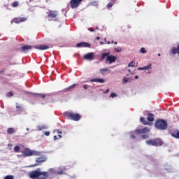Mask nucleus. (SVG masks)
<instances>
[{"mask_svg": "<svg viewBox=\"0 0 179 179\" xmlns=\"http://www.w3.org/2000/svg\"><path fill=\"white\" fill-rule=\"evenodd\" d=\"M171 136H173V138H176V139H179V131L176 133H172Z\"/></svg>", "mask_w": 179, "mask_h": 179, "instance_id": "24", "label": "nucleus"}, {"mask_svg": "<svg viewBox=\"0 0 179 179\" xmlns=\"http://www.w3.org/2000/svg\"><path fill=\"white\" fill-rule=\"evenodd\" d=\"M13 8H17L19 6V1H14L11 3Z\"/></svg>", "mask_w": 179, "mask_h": 179, "instance_id": "25", "label": "nucleus"}, {"mask_svg": "<svg viewBox=\"0 0 179 179\" xmlns=\"http://www.w3.org/2000/svg\"><path fill=\"white\" fill-rule=\"evenodd\" d=\"M90 31H94V29H93V28H90Z\"/></svg>", "mask_w": 179, "mask_h": 179, "instance_id": "47", "label": "nucleus"}, {"mask_svg": "<svg viewBox=\"0 0 179 179\" xmlns=\"http://www.w3.org/2000/svg\"><path fill=\"white\" fill-rule=\"evenodd\" d=\"M83 0H71L70 5L71 9H75L76 8H79L80 3H82Z\"/></svg>", "mask_w": 179, "mask_h": 179, "instance_id": "7", "label": "nucleus"}, {"mask_svg": "<svg viewBox=\"0 0 179 179\" xmlns=\"http://www.w3.org/2000/svg\"><path fill=\"white\" fill-rule=\"evenodd\" d=\"M140 121H141V122H142L143 124V125H148L149 124V122L148 121H146L145 117H141Z\"/></svg>", "mask_w": 179, "mask_h": 179, "instance_id": "22", "label": "nucleus"}, {"mask_svg": "<svg viewBox=\"0 0 179 179\" xmlns=\"http://www.w3.org/2000/svg\"><path fill=\"white\" fill-rule=\"evenodd\" d=\"M75 86H76V84H73V85H71L70 87L66 88V90H69V89H73V87H75Z\"/></svg>", "mask_w": 179, "mask_h": 179, "instance_id": "34", "label": "nucleus"}, {"mask_svg": "<svg viewBox=\"0 0 179 179\" xmlns=\"http://www.w3.org/2000/svg\"><path fill=\"white\" fill-rule=\"evenodd\" d=\"M58 138H59V139H61V138H62V136L61 134H59Z\"/></svg>", "mask_w": 179, "mask_h": 179, "instance_id": "46", "label": "nucleus"}, {"mask_svg": "<svg viewBox=\"0 0 179 179\" xmlns=\"http://www.w3.org/2000/svg\"><path fill=\"white\" fill-rule=\"evenodd\" d=\"M110 97H112V99H114V97H117V94L113 92L110 94Z\"/></svg>", "mask_w": 179, "mask_h": 179, "instance_id": "33", "label": "nucleus"}, {"mask_svg": "<svg viewBox=\"0 0 179 179\" xmlns=\"http://www.w3.org/2000/svg\"><path fill=\"white\" fill-rule=\"evenodd\" d=\"M36 97H41V99H45L47 97V94H35Z\"/></svg>", "mask_w": 179, "mask_h": 179, "instance_id": "21", "label": "nucleus"}, {"mask_svg": "<svg viewBox=\"0 0 179 179\" xmlns=\"http://www.w3.org/2000/svg\"><path fill=\"white\" fill-rule=\"evenodd\" d=\"M33 48H36V50H41V51H44L45 50H48L50 46L47 45H39L37 46H31L29 45H23L21 46V50L23 52L27 53L30 50H33Z\"/></svg>", "mask_w": 179, "mask_h": 179, "instance_id": "2", "label": "nucleus"}, {"mask_svg": "<svg viewBox=\"0 0 179 179\" xmlns=\"http://www.w3.org/2000/svg\"><path fill=\"white\" fill-rule=\"evenodd\" d=\"M48 16V17H50V19H55V17H57V16H58V11L49 10Z\"/></svg>", "mask_w": 179, "mask_h": 179, "instance_id": "11", "label": "nucleus"}, {"mask_svg": "<svg viewBox=\"0 0 179 179\" xmlns=\"http://www.w3.org/2000/svg\"><path fill=\"white\" fill-rule=\"evenodd\" d=\"M109 55H110V52L102 53L101 58V61H103V59H105L106 58L107 59Z\"/></svg>", "mask_w": 179, "mask_h": 179, "instance_id": "20", "label": "nucleus"}, {"mask_svg": "<svg viewBox=\"0 0 179 179\" xmlns=\"http://www.w3.org/2000/svg\"><path fill=\"white\" fill-rule=\"evenodd\" d=\"M130 138H131V139H136V136H135L134 134H131V135H130Z\"/></svg>", "mask_w": 179, "mask_h": 179, "instance_id": "38", "label": "nucleus"}, {"mask_svg": "<svg viewBox=\"0 0 179 179\" xmlns=\"http://www.w3.org/2000/svg\"><path fill=\"white\" fill-rule=\"evenodd\" d=\"M115 44H117V42H115Z\"/></svg>", "mask_w": 179, "mask_h": 179, "instance_id": "55", "label": "nucleus"}, {"mask_svg": "<svg viewBox=\"0 0 179 179\" xmlns=\"http://www.w3.org/2000/svg\"><path fill=\"white\" fill-rule=\"evenodd\" d=\"M147 120L150 122H153V121H155V115H153V114H152V113H148V117H147Z\"/></svg>", "mask_w": 179, "mask_h": 179, "instance_id": "16", "label": "nucleus"}, {"mask_svg": "<svg viewBox=\"0 0 179 179\" xmlns=\"http://www.w3.org/2000/svg\"><path fill=\"white\" fill-rule=\"evenodd\" d=\"M99 72L102 75H104L105 72H108V69H107V68L101 69H100Z\"/></svg>", "mask_w": 179, "mask_h": 179, "instance_id": "26", "label": "nucleus"}, {"mask_svg": "<svg viewBox=\"0 0 179 179\" xmlns=\"http://www.w3.org/2000/svg\"><path fill=\"white\" fill-rule=\"evenodd\" d=\"M108 92H110V90L107 89L106 91V93H108Z\"/></svg>", "mask_w": 179, "mask_h": 179, "instance_id": "49", "label": "nucleus"}, {"mask_svg": "<svg viewBox=\"0 0 179 179\" xmlns=\"http://www.w3.org/2000/svg\"><path fill=\"white\" fill-rule=\"evenodd\" d=\"M140 52L141 54H146V50L144 48H141Z\"/></svg>", "mask_w": 179, "mask_h": 179, "instance_id": "31", "label": "nucleus"}, {"mask_svg": "<svg viewBox=\"0 0 179 179\" xmlns=\"http://www.w3.org/2000/svg\"><path fill=\"white\" fill-rule=\"evenodd\" d=\"M141 138H143V139H148L149 138V135H146V134L142 135Z\"/></svg>", "mask_w": 179, "mask_h": 179, "instance_id": "35", "label": "nucleus"}, {"mask_svg": "<svg viewBox=\"0 0 179 179\" xmlns=\"http://www.w3.org/2000/svg\"><path fill=\"white\" fill-rule=\"evenodd\" d=\"M84 59H87V61H93L94 59V53L90 52L83 56Z\"/></svg>", "mask_w": 179, "mask_h": 179, "instance_id": "10", "label": "nucleus"}, {"mask_svg": "<svg viewBox=\"0 0 179 179\" xmlns=\"http://www.w3.org/2000/svg\"><path fill=\"white\" fill-rule=\"evenodd\" d=\"M19 150H20V147H19L18 145H16L14 148V152H15V153H19Z\"/></svg>", "mask_w": 179, "mask_h": 179, "instance_id": "27", "label": "nucleus"}, {"mask_svg": "<svg viewBox=\"0 0 179 179\" xmlns=\"http://www.w3.org/2000/svg\"><path fill=\"white\" fill-rule=\"evenodd\" d=\"M135 64H136L135 62L133 61V62H131V63L129 64L128 66L129 67L131 66V68H134L135 66Z\"/></svg>", "mask_w": 179, "mask_h": 179, "instance_id": "30", "label": "nucleus"}, {"mask_svg": "<svg viewBox=\"0 0 179 179\" xmlns=\"http://www.w3.org/2000/svg\"><path fill=\"white\" fill-rule=\"evenodd\" d=\"M150 68H152V64H150L149 65L144 67H139L138 69V71H146L148 69H150Z\"/></svg>", "mask_w": 179, "mask_h": 179, "instance_id": "17", "label": "nucleus"}, {"mask_svg": "<svg viewBox=\"0 0 179 179\" xmlns=\"http://www.w3.org/2000/svg\"><path fill=\"white\" fill-rule=\"evenodd\" d=\"M46 160H47L46 157H41L36 160V163L34 166H40L41 163H44V162H45Z\"/></svg>", "mask_w": 179, "mask_h": 179, "instance_id": "12", "label": "nucleus"}, {"mask_svg": "<svg viewBox=\"0 0 179 179\" xmlns=\"http://www.w3.org/2000/svg\"><path fill=\"white\" fill-rule=\"evenodd\" d=\"M83 88L84 89H88L89 88V85H85L84 86H83Z\"/></svg>", "mask_w": 179, "mask_h": 179, "instance_id": "40", "label": "nucleus"}, {"mask_svg": "<svg viewBox=\"0 0 179 179\" xmlns=\"http://www.w3.org/2000/svg\"><path fill=\"white\" fill-rule=\"evenodd\" d=\"M100 44L103 45L104 44V42H100Z\"/></svg>", "mask_w": 179, "mask_h": 179, "instance_id": "52", "label": "nucleus"}, {"mask_svg": "<svg viewBox=\"0 0 179 179\" xmlns=\"http://www.w3.org/2000/svg\"><path fill=\"white\" fill-rule=\"evenodd\" d=\"M22 156H24V157H29L30 156H40V155H41V152H40L38 151L31 150L28 148H25L22 152Z\"/></svg>", "mask_w": 179, "mask_h": 179, "instance_id": "6", "label": "nucleus"}, {"mask_svg": "<svg viewBox=\"0 0 179 179\" xmlns=\"http://www.w3.org/2000/svg\"><path fill=\"white\" fill-rule=\"evenodd\" d=\"M172 54H179V45L177 46V48H174L172 49Z\"/></svg>", "mask_w": 179, "mask_h": 179, "instance_id": "19", "label": "nucleus"}, {"mask_svg": "<svg viewBox=\"0 0 179 179\" xmlns=\"http://www.w3.org/2000/svg\"><path fill=\"white\" fill-rule=\"evenodd\" d=\"M105 43H106V44H110V41H107V38H105Z\"/></svg>", "mask_w": 179, "mask_h": 179, "instance_id": "43", "label": "nucleus"}, {"mask_svg": "<svg viewBox=\"0 0 179 179\" xmlns=\"http://www.w3.org/2000/svg\"><path fill=\"white\" fill-rule=\"evenodd\" d=\"M162 55L160 53L158 54V57H160Z\"/></svg>", "mask_w": 179, "mask_h": 179, "instance_id": "53", "label": "nucleus"}, {"mask_svg": "<svg viewBox=\"0 0 179 179\" xmlns=\"http://www.w3.org/2000/svg\"><path fill=\"white\" fill-rule=\"evenodd\" d=\"M55 132H57V134H62V131H59V129H56Z\"/></svg>", "mask_w": 179, "mask_h": 179, "instance_id": "39", "label": "nucleus"}, {"mask_svg": "<svg viewBox=\"0 0 179 179\" xmlns=\"http://www.w3.org/2000/svg\"><path fill=\"white\" fill-rule=\"evenodd\" d=\"M27 20V18H26L25 17H15L13 20V22L14 23H17V24H19V23H22V22H26Z\"/></svg>", "mask_w": 179, "mask_h": 179, "instance_id": "13", "label": "nucleus"}, {"mask_svg": "<svg viewBox=\"0 0 179 179\" xmlns=\"http://www.w3.org/2000/svg\"><path fill=\"white\" fill-rule=\"evenodd\" d=\"M17 110H20V108H17Z\"/></svg>", "mask_w": 179, "mask_h": 179, "instance_id": "57", "label": "nucleus"}, {"mask_svg": "<svg viewBox=\"0 0 179 179\" xmlns=\"http://www.w3.org/2000/svg\"><path fill=\"white\" fill-rule=\"evenodd\" d=\"M7 97H12L13 96V91H10L8 93L6 94Z\"/></svg>", "mask_w": 179, "mask_h": 179, "instance_id": "29", "label": "nucleus"}, {"mask_svg": "<svg viewBox=\"0 0 179 179\" xmlns=\"http://www.w3.org/2000/svg\"><path fill=\"white\" fill-rule=\"evenodd\" d=\"M113 43H114V41H112L111 43L113 44Z\"/></svg>", "mask_w": 179, "mask_h": 179, "instance_id": "56", "label": "nucleus"}, {"mask_svg": "<svg viewBox=\"0 0 179 179\" xmlns=\"http://www.w3.org/2000/svg\"><path fill=\"white\" fill-rule=\"evenodd\" d=\"M155 127H156L157 129H161V131H166L169 124H167V121L158 119L155 123Z\"/></svg>", "mask_w": 179, "mask_h": 179, "instance_id": "4", "label": "nucleus"}, {"mask_svg": "<svg viewBox=\"0 0 179 179\" xmlns=\"http://www.w3.org/2000/svg\"><path fill=\"white\" fill-rule=\"evenodd\" d=\"M42 129H43V127H39V128H38V131H42Z\"/></svg>", "mask_w": 179, "mask_h": 179, "instance_id": "45", "label": "nucleus"}, {"mask_svg": "<svg viewBox=\"0 0 179 179\" xmlns=\"http://www.w3.org/2000/svg\"><path fill=\"white\" fill-rule=\"evenodd\" d=\"M91 82H96L98 83H104V79L103 78H94L90 80Z\"/></svg>", "mask_w": 179, "mask_h": 179, "instance_id": "18", "label": "nucleus"}, {"mask_svg": "<svg viewBox=\"0 0 179 179\" xmlns=\"http://www.w3.org/2000/svg\"><path fill=\"white\" fill-rule=\"evenodd\" d=\"M16 108H20V110L17 109V113L18 114H20V113H23V111H24V108H23V106L20 104H19L18 103H16Z\"/></svg>", "mask_w": 179, "mask_h": 179, "instance_id": "15", "label": "nucleus"}, {"mask_svg": "<svg viewBox=\"0 0 179 179\" xmlns=\"http://www.w3.org/2000/svg\"><path fill=\"white\" fill-rule=\"evenodd\" d=\"M146 145L148 146H155L158 148V146H163V140L160 138H155L145 141Z\"/></svg>", "mask_w": 179, "mask_h": 179, "instance_id": "5", "label": "nucleus"}, {"mask_svg": "<svg viewBox=\"0 0 179 179\" xmlns=\"http://www.w3.org/2000/svg\"><path fill=\"white\" fill-rule=\"evenodd\" d=\"M148 132H150V129L148 127H145L142 129H136L135 130V133L138 135H141V134H148Z\"/></svg>", "mask_w": 179, "mask_h": 179, "instance_id": "8", "label": "nucleus"}, {"mask_svg": "<svg viewBox=\"0 0 179 179\" xmlns=\"http://www.w3.org/2000/svg\"><path fill=\"white\" fill-rule=\"evenodd\" d=\"M96 29H99L98 27L96 28Z\"/></svg>", "mask_w": 179, "mask_h": 179, "instance_id": "59", "label": "nucleus"}, {"mask_svg": "<svg viewBox=\"0 0 179 179\" xmlns=\"http://www.w3.org/2000/svg\"><path fill=\"white\" fill-rule=\"evenodd\" d=\"M51 174H55V171L54 169H49L48 172L41 171L40 168H38L35 171H31L29 173V176L31 179H47Z\"/></svg>", "mask_w": 179, "mask_h": 179, "instance_id": "1", "label": "nucleus"}, {"mask_svg": "<svg viewBox=\"0 0 179 179\" xmlns=\"http://www.w3.org/2000/svg\"><path fill=\"white\" fill-rule=\"evenodd\" d=\"M122 82H123V84L125 85V83H128V82H129V79L124 78Z\"/></svg>", "mask_w": 179, "mask_h": 179, "instance_id": "32", "label": "nucleus"}, {"mask_svg": "<svg viewBox=\"0 0 179 179\" xmlns=\"http://www.w3.org/2000/svg\"><path fill=\"white\" fill-rule=\"evenodd\" d=\"M44 135H45V136H50V131H45Z\"/></svg>", "mask_w": 179, "mask_h": 179, "instance_id": "37", "label": "nucleus"}, {"mask_svg": "<svg viewBox=\"0 0 179 179\" xmlns=\"http://www.w3.org/2000/svg\"><path fill=\"white\" fill-rule=\"evenodd\" d=\"M115 61H117V57L115 56L109 55L106 58V63L113 64V62H115Z\"/></svg>", "mask_w": 179, "mask_h": 179, "instance_id": "9", "label": "nucleus"}, {"mask_svg": "<svg viewBox=\"0 0 179 179\" xmlns=\"http://www.w3.org/2000/svg\"><path fill=\"white\" fill-rule=\"evenodd\" d=\"M63 171H58L57 173V174H58L59 176H61V174H63Z\"/></svg>", "mask_w": 179, "mask_h": 179, "instance_id": "41", "label": "nucleus"}, {"mask_svg": "<svg viewBox=\"0 0 179 179\" xmlns=\"http://www.w3.org/2000/svg\"><path fill=\"white\" fill-rule=\"evenodd\" d=\"M113 5H114V4H113V3H108V5H107L108 9L110 8H113Z\"/></svg>", "mask_w": 179, "mask_h": 179, "instance_id": "36", "label": "nucleus"}, {"mask_svg": "<svg viewBox=\"0 0 179 179\" xmlns=\"http://www.w3.org/2000/svg\"><path fill=\"white\" fill-rule=\"evenodd\" d=\"M63 115L66 120H71V121H79L81 118L79 113H76L72 111L64 112Z\"/></svg>", "mask_w": 179, "mask_h": 179, "instance_id": "3", "label": "nucleus"}, {"mask_svg": "<svg viewBox=\"0 0 179 179\" xmlns=\"http://www.w3.org/2000/svg\"><path fill=\"white\" fill-rule=\"evenodd\" d=\"M31 1H33V0H30V2H31Z\"/></svg>", "mask_w": 179, "mask_h": 179, "instance_id": "58", "label": "nucleus"}, {"mask_svg": "<svg viewBox=\"0 0 179 179\" xmlns=\"http://www.w3.org/2000/svg\"><path fill=\"white\" fill-rule=\"evenodd\" d=\"M0 73H5V70H1V71H0Z\"/></svg>", "mask_w": 179, "mask_h": 179, "instance_id": "44", "label": "nucleus"}, {"mask_svg": "<svg viewBox=\"0 0 179 179\" xmlns=\"http://www.w3.org/2000/svg\"><path fill=\"white\" fill-rule=\"evenodd\" d=\"M128 71H129V72H131V70H130V69H129Z\"/></svg>", "mask_w": 179, "mask_h": 179, "instance_id": "54", "label": "nucleus"}, {"mask_svg": "<svg viewBox=\"0 0 179 179\" xmlns=\"http://www.w3.org/2000/svg\"><path fill=\"white\" fill-rule=\"evenodd\" d=\"M115 51H117V52H120V50H117V48H115Z\"/></svg>", "mask_w": 179, "mask_h": 179, "instance_id": "50", "label": "nucleus"}, {"mask_svg": "<svg viewBox=\"0 0 179 179\" xmlns=\"http://www.w3.org/2000/svg\"><path fill=\"white\" fill-rule=\"evenodd\" d=\"M90 43H86V42H81L80 43H77L76 47L80 48L84 47L87 48H90Z\"/></svg>", "mask_w": 179, "mask_h": 179, "instance_id": "14", "label": "nucleus"}, {"mask_svg": "<svg viewBox=\"0 0 179 179\" xmlns=\"http://www.w3.org/2000/svg\"><path fill=\"white\" fill-rule=\"evenodd\" d=\"M4 179H15V177L13 175H8L4 177Z\"/></svg>", "mask_w": 179, "mask_h": 179, "instance_id": "28", "label": "nucleus"}, {"mask_svg": "<svg viewBox=\"0 0 179 179\" xmlns=\"http://www.w3.org/2000/svg\"><path fill=\"white\" fill-rule=\"evenodd\" d=\"M134 79H139V76H135Z\"/></svg>", "mask_w": 179, "mask_h": 179, "instance_id": "48", "label": "nucleus"}, {"mask_svg": "<svg viewBox=\"0 0 179 179\" xmlns=\"http://www.w3.org/2000/svg\"><path fill=\"white\" fill-rule=\"evenodd\" d=\"M59 138L57 136H54V141H57Z\"/></svg>", "mask_w": 179, "mask_h": 179, "instance_id": "42", "label": "nucleus"}, {"mask_svg": "<svg viewBox=\"0 0 179 179\" xmlns=\"http://www.w3.org/2000/svg\"><path fill=\"white\" fill-rule=\"evenodd\" d=\"M96 40H100V37L97 36Z\"/></svg>", "mask_w": 179, "mask_h": 179, "instance_id": "51", "label": "nucleus"}, {"mask_svg": "<svg viewBox=\"0 0 179 179\" xmlns=\"http://www.w3.org/2000/svg\"><path fill=\"white\" fill-rule=\"evenodd\" d=\"M15 132H16V130L15 129L12 128V127H10L7 129V133L8 134H15Z\"/></svg>", "mask_w": 179, "mask_h": 179, "instance_id": "23", "label": "nucleus"}]
</instances>
